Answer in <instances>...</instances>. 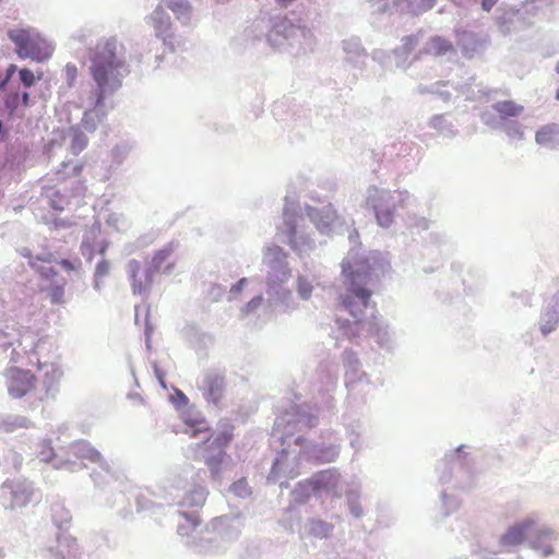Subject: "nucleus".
<instances>
[{
	"label": "nucleus",
	"mask_w": 559,
	"mask_h": 559,
	"mask_svg": "<svg viewBox=\"0 0 559 559\" xmlns=\"http://www.w3.org/2000/svg\"><path fill=\"white\" fill-rule=\"evenodd\" d=\"M116 48V40H106L96 46L92 57V75L100 88V94L96 106L85 111L81 120L82 128L90 133L95 132L106 118L105 110L100 108L104 94L114 92L121 85L119 69L123 67V61L117 58Z\"/></svg>",
	"instance_id": "f257e3e1"
},
{
	"label": "nucleus",
	"mask_w": 559,
	"mask_h": 559,
	"mask_svg": "<svg viewBox=\"0 0 559 559\" xmlns=\"http://www.w3.org/2000/svg\"><path fill=\"white\" fill-rule=\"evenodd\" d=\"M343 274L348 281L346 292L342 296L343 307L358 324L364 323L368 309L372 311L371 316L374 319L376 304L371 302L372 290L369 288L372 280L370 265L358 262L353 266L349 262H344Z\"/></svg>",
	"instance_id": "f03ea898"
},
{
	"label": "nucleus",
	"mask_w": 559,
	"mask_h": 559,
	"mask_svg": "<svg viewBox=\"0 0 559 559\" xmlns=\"http://www.w3.org/2000/svg\"><path fill=\"white\" fill-rule=\"evenodd\" d=\"M22 345L21 342V348L12 350L10 366L4 372L7 390L13 399H23L33 394L38 381L37 377L25 367L34 366V357H36L39 342L34 343L29 349Z\"/></svg>",
	"instance_id": "7ed1b4c3"
},
{
	"label": "nucleus",
	"mask_w": 559,
	"mask_h": 559,
	"mask_svg": "<svg viewBox=\"0 0 559 559\" xmlns=\"http://www.w3.org/2000/svg\"><path fill=\"white\" fill-rule=\"evenodd\" d=\"M176 264L177 258L173 242L155 251L144 271L138 260L129 261L127 269L132 281L133 293L138 295L147 293L154 282V276L158 273L171 274Z\"/></svg>",
	"instance_id": "20e7f679"
},
{
	"label": "nucleus",
	"mask_w": 559,
	"mask_h": 559,
	"mask_svg": "<svg viewBox=\"0 0 559 559\" xmlns=\"http://www.w3.org/2000/svg\"><path fill=\"white\" fill-rule=\"evenodd\" d=\"M8 37L14 44L15 53L21 59H31L41 63L53 53V46L33 28L10 29Z\"/></svg>",
	"instance_id": "39448f33"
},
{
	"label": "nucleus",
	"mask_w": 559,
	"mask_h": 559,
	"mask_svg": "<svg viewBox=\"0 0 559 559\" xmlns=\"http://www.w3.org/2000/svg\"><path fill=\"white\" fill-rule=\"evenodd\" d=\"M407 199V191L390 192L373 189L368 197V202L374 210L379 225L382 227H389L394 221L396 206H403Z\"/></svg>",
	"instance_id": "423d86ee"
},
{
	"label": "nucleus",
	"mask_w": 559,
	"mask_h": 559,
	"mask_svg": "<svg viewBox=\"0 0 559 559\" xmlns=\"http://www.w3.org/2000/svg\"><path fill=\"white\" fill-rule=\"evenodd\" d=\"M34 366L38 371L43 372L41 383L45 390V395L48 396L56 392L59 388L63 372L56 361H41L39 358L38 348H36V357H34Z\"/></svg>",
	"instance_id": "0eeeda50"
},
{
	"label": "nucleus",
	"mask_w": 559,
	"mask_h": 559,
	"mask_svg": "<svg viewBox=\"0 0 559 559\" xmlns=\"http://www.w3.org/2000/svg\"><path fill=\"white\" fill-rule=\"evenodd\" d=\"M225 390L224 377L216 371H209L203 378V394L207 401L217 403L222 400Z\"/></svg>",
	"instance_id": "6e6552de"
},
{
	"label": "nucleus",
	"mask_w": 559,
	"mask_h": 559,
	"mask_svg": "<svg viewBox=\"0 0 559 559\" xmlns=\"http://www.w3.org/2000/svg\"><path fill=\"white\" fill-rule=\"evenodd\" d=\"M4 109L10 117H23V109L31 105V94L27 91H11L3 99Z\"/></svg>",
	"instance_id": "1a4fd4ad"
},
{
	"label": "nucleus",
	"mask_w": 559,
	"mask_h": 559,
	"mask_svg": "<svg viewBox=\"0 0 559 559\" xmlns=\"http://www.w3.org/2000/svg\"><path fill=\"white\" fill-rule=\"evenodd\" d=\"M534 524L532 520H525L522 523L511 526L501 537L503 546H516L524 542L528 528Z\"/></svg>",
	"instance_id": "9d476101"
},
{
	"label": "nucleus",
	"mask_w": 559,
	"mask_h": 559,
	"mask_svg": "<svg viewBox=\"0 0 559 559\" xmlns=\"http://www.w3.org/2000/svg\"><path fill=\"white\" fill-rule=\"evenodd\" d=\"M535 141L542 146H555L559 144V124L548 123L540 127L535 133Z\"/></svg>",
	"instance_id": "9b49d317"
},
{
	"label": "nucleus",
	"mask_w": 559,
	"mask_h": 559,
	"mask_svg": "<svg viewBox=\"0 0 559 559\" xmlns=\"http://www.w3.org/2000/svg\"><path fill=\"white\" fill-rule=\"evenodd\" d=\"M151 21L155 28L156 36L166 39V36L168 35L171 28V22L169 15L165 12V10L162 7H157L153 11L151 15Z\"/></svg>",
	"instance_id": "f8f14e48"
},
{
	"label": "nucleus",
	"mask_w": 559,
	"mask_h": 559,
	"mask_svg": "<svg viewBox=\"0 0 559 559\" xmlns=\"http://www.w3.org/2000/svg\"><path fill=\"white\" fill-rule=\"evenodd\" d=\"M207 495L209 492L204 487L198 486L186 493L182 504L188 508H201L205 504Z\"/></svg>",
	"instance_id": "ddd939ff"
},
{
	"label": "nucleus",
	"mask_w": 559,
	"mask_h": 559,
	"mask_svg": "<svg viewBox=\"0 0 559 559\" xmlns=\"http://www.w3.org/2000/svg\"><path fill=\"white\" fill-rule=\"evenodd\" d=\"M453 50V45L445 38L432 37L426 46V52L432 56H442Z\"/></svg>",
	"instance_id": "4468645a"
},
{
	"label": "nucleus",
	"mask_w": 559,
	"mask_h": 559,
	"mask_svg": "<svg viewBox=\"0 0 559 559\" xmlns=\"http://www.w3.org/2000/svg\"><path fill=\"white\" fill-rule=\"evenodd\" d=\"M493 109L501 118L518 117L523 112V106L513 100L498 102L493 105Z\"/></svg>",
	"instance_id": "2eb2a0df"
},
{
	"label": "nucleus",
	"mask_w": 559,
	"mask_h": 559,
	"mask_svg": "<svg viewBox=\"0 0 559 559\" xmlns=\"http://www.w3.org/2000/svg\"><path fill=\"white\" fill-rule=\"evenodd\" d=\"M19 80L22 86L27 90L33 87L36 82L40 81L44 76L43 71L34 72L33 70L28 68H22L17 71Z\"/></svg>",
	"instance_id": "dca6fc26"
},
{
	"label": "nucleus",
	"mask_w": 559,
	"mask_h": 559,
	"mask_svg": "<svg viewBox=\"0 0 559 559\" xmlns=\"http://www.w3.org/2000/svg\"><path fill=\"white\" fill-rule=\"evenodd\" d=\"M167 7L178 20L188 19L192 12V7L188 0H169Z\"/></svg>",
	"instance_id": "f3484780"
},
{
	"label": "nucleus",
	"mask_w": 559,
	"mask_h": 559,
	"mask_svg": "<svg viewBox=\"0 0 559 559\" xmlns=\"http://www.w3.org/2000/svg\"><path fill=\"white\" fill-rule=\"evenodd\" d=\"M225 456H226L225 451H218V453L216 455L209 456L205 460V464L207 465L213 479L219 478V474H221V469H222V465L224 463Z\"/></svg>",
	"instance_id": "a211bd4d"
},
{
	"label": "nucleus",
	"mask_w": 559,
	"mask_h": 559,
	"mask_svg": "<svg viewBox=\"0 0 559 559\" xmlns=\"http://www.w3.org/2000/svg\"><path fill=\"white\" fill-rule=\"evenodd\" d=\"M88 140L80 130L72 131L70 151L73 155H79L87 146Z\"/></svg>",
	"instance_id": "6ab92c4d"
},
{
	"label": "nucleus",
	"mask_w": 559,
	"mask_h": 559,
	"mask_svg": "<svg viewBox=\"0 0 559 559\" xmlns=\"http://www.w3.org/2000/svg\"><path fill=\"white\" fill-rule=\"evenodd\" d=\"M185 424L190 428L189 430H185L191 438L198 437L201 432H206L209 430L207 423L201 419H185Z\"/></svg>",
	"instance_id": "aec40b11"
},
{
	"label": "nucleus",
	"mask_w": 559,
	"mask_h": 559,
	"mask_svg": "<svg viewBox=\"0 0 559 559\" xmlns=\"http://www.w3.org/2000/svg\"><path fill=\"white\" fill-rule=\"evenodd\" d=\"M230 492L236 497H247L251 493V488L246 478L234 481L229 487Z\"/></svg>",
	"instance_id": "412c9836"
},
{
	"label": "nucleus",
	"mask_w": 559,
	"mask_h": 559,
	"mask_svg": "<svg viewBox=\"0 0 559 559\" xmlns=\"http://www.w3.org/2000/svg\"><path fill=\"white\" fill-rule=\"evenodd\" d=\"M50 205L57 211H63L69 203V197L60 191H53L50 195Z\"/></svg>",
	"instance_id": "4be33fe9"
},
{
	"label": "nucleus",
	"mask_w": 559,
	"mask_h": 559,
	"mask_svg": "<svg viewBox=\"0 0 559 559\" xmlns=\"http://www.w3.org/2000/svg\"><path fill=\"white\" fill-rule=\"evenodd\" d=\"M233 439V432L231 430H225L219 432L214 440L212 441V444L215 445L219 451H224V448Z\"/></svg>",
	"instance_id": "5701e85b"
},
{
	"label": "nucleus",
	"mask_w": 559,
	"mask_h": 559,
	"mask_svg": "<svg viewBox=\"0 0 559 559\" xmlns=\"http://www.w3.org/2000/svg\"><path fill=\"white\" fill-rule=\"evenodd\" d=\"M332 525L322 521L312 524V533L316 536L326 537L332 532Z\"/></svg>",
	"instance_id": "b1692460"
},
{
	"label": "nucleus",
	"mask_w": 559,
	"mask_h": 559,
	"mask_svg": "<svg viewBox=\"0 0 559 559\" xmlns=\"http://www.w3.org/2000/svg\"><path fill=\"white\" fill-rule=\"evenodd\" d=\"M40 451H39V459L44 462H49L53 457V449L51 447V443L49 441H43L39 444Z\"/></svg>",
	"instance_id": "393cba45"
},
{
	"label": "nucleus",
	"mask_w": 559,
	"mask_h": 559,
	"mask_svg": "<svg viewBox=\"0 0 559 559\" xmlns=\"http://www.w3.org/2000/svg\"><path fill=\"white\" fill-rule=\"evenodd\" d=\"M297 290L302 298L307 299L312 293V285L306 278L299 277Z\"/></svg>",
	"instance_id": "a878e982"
},
{
	"label": "nucleus",
	"mask_w": 559,
	"mask_h": 559,
	"mask_svg": "<svg viewBox=\"0 0 559 559\" xmlns=\"http://www.w3.org/2000/svg\"><path fill=\"white\" fill-rule=\"evenodd\" d=\"M28 264L33 270H35L36 272H38L40 275H43L46 278H49V277H52L56 275V271L52 267H40L38 265V262L33 261V260L29 261Z\"/></svg>",
	"instance_id": "bb28decb"
},
{
	"label": "nucleus",
	"mask_w": 559,
	"mask_h": 559,
	"mask_svg": "<svg viewBox=\"0 0 559 559\" xmlns=\"http://www.w3.org/2000/svg\"><path fill=\"white\" fill-rule=\"evenodd\" d=\"M64 72L69 85H73L78 75V68L74 64L68 63L64 68Z\"/></svg>",
	"instance_id": "cd10ccee"
},
{
	"label": "nucleus",
	"mask_w": 559,
	"mask_h": 559,
	"mask_svg": "<svg viewBox=\"0 0 559 559\" xmlns=\"http://www.w3.org/2000/svg\"><path fill=\"white\" fill-rule=\"evenodd\" d=\"M63 295H64V292H63V288L62 287H53L51 289V293H50V297H51V301L53 304H60L63 301Z\"/></svg>",
	"instance_id": "c85d7f7f"
},
{
	"label": "nucleus",
	"mask_w": 559,
	"mask_h": 559,
	"mask_svg": "<svg viewBox=\"0 0 559 559\" xmlns=\"http://www.w3.org/2000/svg\"><path fill=\"white\" fill-rule=\"evenodd\" d=\"M16 71H19L16 64L12 63L7 68L5 78L0 82V88H3L8 84L9 80Z\"/></svg>",
	"instance_id": "c756f323"
},
{
	"label": "nucleus",
	"mask_w": 559,
	"mask_h": 559,
	"mask_svg": "<svg viewBox=\"0 0 559 559\" xmlns=\"http://www.w3.org/2000/svg\"><path fill=\"white\" fill-rule=\"evenodd\" d=\"M108 263L106 261H102L96 266V275L102 277L105 276L108 273Z\"/></svg>",
	"instance_id": "7c9ffc66"
},
{
	"label": "nucleus",
	"mask_w": 559,
	"mask_h": 559,
	"mask_svg": "<svg viewBox=\"0 0 559 559\" xmlns=\"http://www.w3.org/2000/svg\"><path fill=\"white\" fill-rule=\"evenodd\" d=\"M183 516L189 521L192 527H197L201 523L198 516H190L187 513H183Z\"/></svg>",
	"instance_id": "2f4dec72"
},
{
	"label": "nucleus",
	"mask_w": 559,
	"mask_h": 559,
	"mask_svg": "<svg viewBox=\"0 0 559 559\" xmlns=\"http://www.w3.org/2000/svg\"><path fill=\"white\" fill-rule=\"evenodd\" d=\"M21 254L23 257L27 258L29 261H32V260L36 261V262L43 261L39 257H36V258L32 257L31 252L27 249L21 250Z\"/></svg>",
	"instance_id": "473e14b6"
},
{
	"label": "nucleus",
	"mask_w": 559,
	"mask_h": 559,
	"mask_svg": "<svg viewBox=\"0 0 559 559\" xmlns=\"http://www.w3.org/2000/svg\"><path fill=\"white\" fill-rule=\"evenodd\" d=\"M337 456V452L334 449H329L326 455L324 456V461H333Z\"/></svg>",
	"instance_id": "72a5a7b5"
},
{
	"label": "nucleus",
	"mask_w": 559,
	"mask_h": 559,
	"mask_svg": "<svg viewBox=\"0 0 559 559\" xmlns=\"http://www.w3.org/2000/svg\"><path fill=\"white\" fill-rule=\"evenodd\" d=\"M155 373H156V377L158 379L159 384L164 389H166V383H165V380H164V373L162 371H159L157 368H155Z\"/></svg>",
	"instance_id": "f704fd0d"
},
{
	"label": "nucleus",
	"mask_w": 559,
	"mask_h": 559,
	"mask_svg": "<svg viewBox=\"0 0 559 559\" xmlns=\"http://www.w3.org/2000/svg\"><path fill=\"white\" fill-rule=\"evenodd\" d=\"M59 263L66 270L72 271L74 269L73 264L69 260L63 259Z\"/></svg>",
	"instance_id": "c9c22d12"
},
{
	"label": "nucleus",
	"mask_w": 559,
	"mask_h": 559,
	"mask_svg": "<svg viewBox=\"0 0 559 559\" xmlns=\"http://www.w3.org/2000/svg\"><path fill=\"white\" fill-rule=\"evenodd\" d=\"M83 167H84V165H83V164H78V165H75V166H74V168H73L74 174H75L76 176H79V175L81 174V171L83 170Z\"/></svg>",
	"instance_id": "e433bc0d"
},
{
	"label": "nucleus",
	"mask_w": 559,
	"mask_h": 559,
	"mask_svg": "<svg viewBox=\"0 0 559 559\" xmlns=\"http://www.w3.org/2000/svg\"><path fill=\"white\" fill-rule=\"evenodd\" d=\"M481 4H483L484 10H486V11H489L492 7V2H490L489 0H484Z\"/></svg>",
	"instance_id": "4c0bfd02"
},
{
	"label": "nucleus",
	"mask_w": 559,
	"mask_h": 559,
	"mask_svg": "<svg viewBox=\"0 0 559 559\" xmlns=\"http://www.w3.org/2000/svg\"><path fill=\"white\" fill-rule=\"evenodd\" d=\"M551 330H552L551 326H546L545 325V326L542 328V332H543L544 335L548 334Z\"/></svg>",
	"instance_id": "58836bf2"
},
{
	"label": "nucleus",
	"mask_w": 559,
	"mask_h": 559,
	"mask_svg": "<svg viewBox=\"0 0 559 559\" xmlns=\"http://www.w3.org/2000/svg\"><path fill=\"white\" fill-rule=\"evenodd\" d=\"M178 532H179V534L185 535V533H183V527H182V526H180V527L178 528Z\"/></svg>",
	"instance_id": "ea45409f"
},
{
	"label": "nucleus",
	"mask_w": 559,
	"mask_h": 559,
	"mask_svg": "<svg viewBox=\"0 0 559 559\" xmlns=\"http://www.w3.org/2000/svg\"><path fill=\"white\" fill-rule=\"evenodd\" d=\"M556 72L559 74V61L556 63V68H555Z\"/></svg>",
	"instance_id": "a19ab883"
},
{
	"label": "nucleus",
	"mask_w": 559,
	"mask_h": 559,
	"mask_svg": "<svg viewBox=\"0 0 559 559\" xmlns=\"http://www.w3.org/2000/svg\"><path fill=\"white\" fill-rule=\"evenodd\" d=\"M515 132L519 134L520 138L523 136V132L521 130H516Z\"/></svg>",
	"instance_id": "79ce46f5"
},
{
	"label": "nucleus",
	"mask_w": 559,
	"mask_h": 559,
	"mask_svg": "<svg viewBox=\"0 0 559 559\" xmlns=\"http://www.w3.org/2000/svg\"><path fill=\"white\" fill-rule=\"evenodd\" d=\"M556 98L559 100V88L557 90Z\"/></svg>",
	"instance_id": "37998d69"
},
{
	"label": "nucleus",
	"mask_w": 559,
	"mask_h": 559,
	"mask_svg": "<svg viewBox=\"0 0 559 559\" xmlns=\"http://www.w3.org/2000/svg\"><path fill=\"white\" fill-rule=\"evenodd\" d=\"M4 0H0V3H2Z\"/></svg>",
	"instance_id": "c03bdc74"
}]
</instances>
